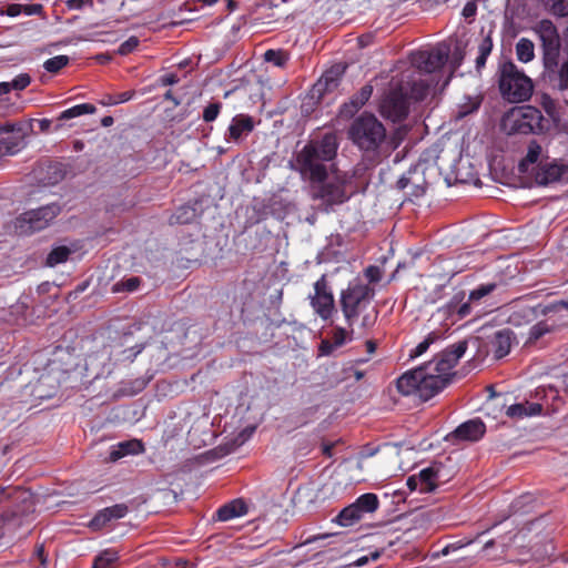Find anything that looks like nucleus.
I'll return each mask as SVG.
<instances>
[{
  "instance_id": "obj_1",
  "label": "nucleus",
  "mask_w": 568,
  "mask_h": 568,
  "mask_svg": "<svg viewBox=\"0 0 568 568\" xmlns=\"http://www.w3.org/2000/svg\"><path fill=\"white\" fill-rule=\"evenodd\" d=\"M466 349L467 342L460 341L437 354L430 362L404 373L397 379L398 392L428 400L447 385L452 369Z\"/></svg>"
},
{
  "instance_id": "obj_2",
  "label": "nucleus",
  "mask_w": 568,
  "mask_h": 568,
  "mask_svg": "<svg viewBox=\"0 0 568 568\" xmlns=\"http://www.w3.org/2000/svg\"><path fill=\"white\" fill-rule=\"evenodd\" d=\"M338 139L333 132L325 133L321 139L311 140L297 154L295 159V170L302 179L311 184L326 180L335 164L338 150Z\"/></svg>"
},
{
  "instance_id": "obj_3",
  "label": "nucleus",
  "mask_w": 568,
  "mask_h": 568,
  "mask_svg": "<svg viewBox=\"0 0 568 568\" xmlns=\"http://www.w3.org/2000/svg\"><path fill=\"white\" fill-rule=\"evenodd\" d=\"M496 75L499 92L506 101L519 103L530 99L532 81L513 61H500Z\"/></svg>"
},
{
  "instance_id": "obj_4",
  "label": "nucleus",
  "mask_w": 568,
  "mask_h": 568,
  "mask_svg": "<svg viewBox=\"0 0 568 568\" xmlns=\"http://www.w3.org/2000/svg\"><path fill=\"white\" fill-rule=\"evenodd\" d=\"M348 136L363 152L376 154L386 140V129L373 114H362L349 126Z\"/></svg>"
},
{
  "instance_id": "obj_5",
  "label": "nucleus",
  "mask_w": 568,
  "mask_h": 568,
  "mask_svg": "<svg viewBox=\"0 0 568 568\" xmlns=\"http://www.w3.org/2000/svg\"><path fill=\"white\" fill-rule=\"evenodd\" d=\"M332 178L312 185V197L321 200L324 211L328 212L335 205H341L349 200L353 192L347 190L353 176L347 172L335 169L331 172Z\"/></svg>"
},
{
  "instance_id": "obj_6",
  "label": "nucleus",
  "mask_w": 568,
  "mask_h": 568,
  "mask_svg": "<svg viewBox=\"0 0 568 568\" xmlns=\"http://www.w3.org/2000/svg\"><path fill=\"white\" fill-rule=\"evenodd\" d=\"M130 336L124 335L122 341L114 342L109 345H104L97 353H92L87 358V365L93 366L98 362L105 366L108 362L113 361L114 364L119 363H132L134 358L143 351L142 344L130 345Z\"/></svg>"
},
{
  "instance_id": "obj_7",
  "label": "nucleus",
  "mask_w": 568,
  "mask_h": 568,
  "mask_svg": "<svg viewBox=\"0 0 568 568\" xmlns=\"http://www.w3.org/2000/svg\"><path fill=\"white\" fill-rule=\"evenodd\" d=\"M375 290L363 283L361 278H354L346 290L341 293L342 312L351 326L358 316L361 307H365L374 297Z\"/></svg>"
},
{
  "instance_id": "obj_8",
  "label": "nucleus",
  "mask_w": 568,
  "mask_h": 568,
  "mask_svg": "<svg viewBox=\"0 0 568 568\" xmlns=\"http://www.w3.org/2000/svg\"><path fill=\"white\" fill-rule=\"evenodd\" d=\"M534 32L541 42L544 52V64L547 70L557 65V58L560 49V37L556 26L547 19L538 21L532 27Z\"/></svg>"
},
{
  "instance_id": "obj_9",
  "label": "nucleus",
  "mask_w": 568,
  "mask_h": 568,
  "mask_svg": "<svg viewBox=\"0 0 568 568\" xmlns=\"http://www.w3.org/2000/svg\"><path fill=\"white\" fill-rule=\"evenodd\" d=\"M314 313L323 321H328L336 313L333 292L325 275L314 283V293L308 295Z\"/></svg>"
},
{
  "instance_id": "obj_10",
  "label": "nucleus",
  "mask_w": 568,
  "mask_h": 568,
  "mask_svg": "<svg viewBox=\"0 0 568 568\" xmlns=\"http://www.w3.org/2000/svg\"><path fill=\"white\" fill-rule=\"evenodd\" d=\"M60 211L61 207L57 203L27 211L17 219V226L26 233L41 231L49 225Z\"/></svg>"
},
{
  "instance_id": "obj_11",
  "label": "nucleus",
  "mask_w": 568,
  "mask_h": 568,
  "mask_svg": "<svg viewBox=\"0 0 568 568\" xmlns=\"http://www.w3.org/2000/svg\"><path fill=\"white\" fill-rule=\"evenodd\" d=\"M381 114L393 122L404 120L408 114L407 92L402 85L392 87L379 105Z\"/></svg>"
},
{
  "instance_id": "obj_12",
  "label": "nucleus",
  "mask_w": 568,
  "mask_h": 568,
  "mask_svg": "<svg viewBox=\"0 0 568 568\" xmlns=\"http://www.w3.org/2000/svg\"><path fill=\"white\" fill-rule=\"evenodd\" d=\"M449 55V49L446 45H438L430 50H420L412 53V64L420 71L434 72L443 67Z\"/></svg>"
},
{
  "instance_id": "obj_13",
  "label": "nucleus",
  "mask_w": 568,
  "mask_h": 568,
  "mask_svg": "<svg viewBox=\"0 0 568 568\" xmlns=\"http://www.w3.org/2000/svg\"><path fill=\"white\" fill-rule=\"evenodd\" d=\"M514 129L520 133H536L545 129V118L535 106H524L511 113Z\"/></svg>"
},
{
  "instance_id": "obj_14",
  "label": "nucleus",
  "mask_w": 568,
  "mask_h": 568,
  "mask_svg": "<svg viewBox=\"0 0 568 568\" xmlns=\"http://www.w3.org/2000/svg\"><path fill=\"white\" fill-rule=\"evenodd\" d=\"M0 156L13 155L24 148L26 132L20 124H6L0 126Z\"/></svg>"
},
{
  "instance_id": "obj_15",
  "label": "nucleus",
  "mask_w": 568,
  "mask_h": 568,
  "mask_svg": "<svg viewBox=\"0 0 568 568\" xmlns=\"http://www.w3.org/2000/svg\"><path fill=\"white\" fill-rule=\"evenodd\" d=\"M535 181L538 185H548L555 182L568 180V165L559 164L556 161L548 160L538 164L531 170Z\"/></svg>"
},
{
  "instance_id": "obj_16",
  "label": "nucleus",
  "mask_w": 568,
  "mask_h": 568,
  "mask_svg": "<svg viewBox=\"0 0 568 568\" xmlns=\"http://www.w3.org/2000/svg\"><path fill=\"white\" fill-rule=\"evenodd\" d=\"M486 433L485 424L476 418L460 424L455 430L446 436V440L453 445H458L463 442H477Z\"/></svg>"
},
{
  "instance_id": "obj_17",
  "label": "nucleus",
  "mask_w": 568,
  "mask_h": 568,
  "mask_svg": "<svg viewBox=\"0 0 568 568\" xmlns=\"http://www.w3.org/2000/svg\"><path fill=\"white\" fill-rule=\"evenodd\" d=\"M128 513L129 507L125 504H116L111 507H106L95 514L91 519L89 527L93 530H100L111 520L125 517Z\"/></svg>"
},
{
  "instance_id": "obj_18",
  "label": "nucleus",
  "mask_w": 568,
  "mask_h": 568,
  "mask_svg": "<svg viewBox=\"0 0 568 568\" xmlns=\"http://www.w3.org/2000/svg\"><path fill=\"white\" fill-rule=\"evenodd\" d=\"M549 312L546 310V304H538L535 306L524 305L516 307L509 316V323L513 325H523L537 320L539 316H546Z\"/></svg>"
},
{
  "instance_id": "obj_19",
  "label": "nucleus",
  "mask_w": 568,
  "mask_h": 568,
  "mask_svg": "<svg viewBox=\"0 0 568 568\" xmlns=\"http://www.w3.org/2000/svg\"><path fill=\"white\" fill-rule=\"evenodd\" d=\"M144 452V445L139 439H130L113 445L110 449L109 460L116 462L129 455H139Z\"/></svg>"
},
{
  "instance_id": "obj_20",
  "label": "nucleus",
  "mask_w": 568,
  "mask_h": 568,
  "mask_svg": "<svg viewBox=\"0 0 568 568\" xmlns=\"http://www.w3.org/2000/svg\"><path fill=\"white\" fill-rule=\"evenodd\" d=\"M254 129L253 118L246 114H237L232 119L229 126V139L239 141L248 135Z\"/></svg>"
},
{
  "instance_id": "obj_21",
  "label": "nucleus",
  "mask_w": 568,
  "mask_h": 568,
  "mask_svg": "<svg viewBox=\"0 0 568 568\" xmlns=\"http://www.w3.org/2000/svg\"><path fill=\"white\" fill-rule=\"evenodd\" d=\"M465 300V293L459 292L455 294L452 300L445 305L444 311L447 315L453 316L457 315V317L465 318L466 316L471 314L473 305L475 302H470L469 298Z\"/></svg>"
},
{
  "instance_id": "obj_22",
  "label": "nucleus",
  "mask_w": 568,
  "mask_h": 568,
  "mask_svg": "<svg viewBox=\"0 0 568 568\" xmlns=\"http://www.w3.org/2000/svg\"><path fill=\"white\" fill-rule=\"evenodd\" d=\"M548 160V156L544 152L542 146L537 141H531L528 144L526 156L519 162V171L521 173H528L530 165L541 164Z\"/></svg>"
},
{
  "instance_id": "obj_23",
  "label": "nucleus",
  "mask_w": 568,
  "mask_h": 568,
  "mask_svg": "<svg viewBox=\"0 0 568 568\" xmlns=\"http://www.w3.org/2000/svg\"><path fill=\"white\" fill-rule=\"evenodd\" d=\"M439 471L440 466L435 463L422 469L419 474L416 475L419 481L420 493L427 494L436 489L439 480Z\"/></svg>"
},
{
  "instance_id": "obj_24",
  "label": "nucleus",
  "mask_w": 568,
  "mask_h": 568,
  "mask_svg": "<svg viewBox=\"0 0 568 568\" xmlns=\"http://www.w3.org/2000/svg\"><path fill=\"white\" fill-rule=\"evenodd\" d=\"M95 111H97V108L91 103H82V104L74 105L70 109H67L58 115L53 131L57 132V131L61 130L64 121L81 116L83 114H93V113H95Z\"/></svg>"
},
{
  "instance_id": "obj_25",
  "label": "nucleus",
  "mask_w": 568,
  "mask_h": 568,
  "mask_svg": "<svg viewBox=\"0 0 568 568\" xmlns=\"http://www.w3.org/2000/svg\"><path fill=\"white\" fill-rule=\"evenodd\" d=\"M247 514V505L241 498L234 499L224 506L220 507L216 511V517L221 521H227L236 517Z\"/></svg>"
},
{
  "instance_id": "obj_26",
  "label": "nucleus",
  "mask_w": 568,
  "mask_h": 568,
  "mask_svg": "<svg viewBox=\"0 0 568 568\" xmlns=\"http://www.w3.org/2000/svg\"><path fill=\"white\" fill-rule=\"evenodd\" d=\"M513 333L505 328L495 333L491 339V348L496 358H503L511 348Z\"/></svg>"
},
{
  "instance_id": "obj_27",
  "label": "nucleus",
  "mask_w": 568,
  "mask_h": 568,
  "mask_svg": "<svg viewBox=\"0 0 568 568\" xmlns=\"http://www.w3.org/2000/svg\"><path fill=\"white\" fill-rule=\"evenodd\" d=\"M541 410L542 406L540 404L526 400L507 407L506 415L513 419H521L524 417L539 415Z\"/></svg>"
},
{
  "instance_id": "obj_28",
  "label": "nucleus",
  "mask_w": 568,
  "mask_h": 568,
  "mask_svg": "<svg viewBox=\"0 0 568 568\" xmlns=\"http://www.w3.org/2000/svg\"><path fill=\"white\" fill-rule=\"evenodd\" d=\"M343 71L344 69L339 65H335L327 70L315 84L314 91L318 93L333 91L337 87L338 79Z\"/></svg>"
},
{
  "instance_id": "obj_29",
  "label": "nucleus",
  "mask_w": 568,
  "mask_h": 568,
  "mask_svg": "<svg viewBox=\"0 0 568 568\" xmlns=\"http://www.w3.org/2000/svg\"><path fill=\"white\" fill-rule=\"evenodd\" d=\"M373 87L369 84L364 85L359 92L354 95L349 102V104H344L342 108V114L344 115H353L357 110H359L372 97Z\"/></svg>"
},
{
  "instance_id": "obj_30",
  "label": "nucleus",
  "mask_w": 568,
  "mask_h": 568,
  "mask_svg": "<svg viewBox=\"0 0 568 568\" xmlns=\"http://www.w3.org/2000/svg\"><path fill=\"white\" fill-rule=\"evenodd\" d=\"M362 518L363 515L361 514V510H358L354 504H351L339 511L334 521L339 526L348 527L358 523Z\"/></svg>"
},
{
  "instance_id": "obj_31",
  "label": "nucleus",
  "mask_w": 568,
  "mask_h": 568,
  "mask_svg": "<svg viewBox=\"0 0 568 568\" xmlns=\"http://www.w3.org/2000/svg\"><path fill=\"white\" fill-rule=\"evenodd\" d=\"M517 59L520 62L527 63L535 58V45L534 42L527 38L518 40L515 47Z\"/></svg>"
},
{
  "instance_id": "obj_32",
  "label": "nucleus",
  "mask_w": 568,
  "mask_h": 568,
  "mask_svg": "<svg viewBox=\"0 0 568 568\" xmlns=\"http://www.w3.org/2000/svg\"><path fill=\"white\" fill-rule=\"evenodd\" d=\"M361 514L364 516L365 514L374 513L378 508V498L375 494L367 493L359 496L355 503H353Z\"/></svg>"
},
{
  "instance_id": "obj_33",
  "label": "nucleus",
  "mask_w": 568,
  "mask_h": 568,
  "mask_svg": "<svg viewBox=\"0 0 568 568\" xmlns=\"http://www.w3.org/2000/svg\"><path fill=\"white\" fill-rule=\"evenodd\" d=\"M493 50V39L490 37V33L485 36L479 45H478V55L476 58V69L477 71H480L487 61L488 55L491 53Z\"/></svg>"
},
{
  "instance_id": "obj_34",
  "label": "nucleus",
  "mask_w": 568,
  "mask_h": 568,
  "mask_svg": "<svg viewBox=\"0 0 568 568\" xmlns=\"http://www.w3.org/2000/svg\"><path fill=\"white\" fill-rule=\"evenodd\" d=\"M195 217V210L191 206H180L169 219L171 225L189 224Z\"/></svg>"
},
{
  "instance_id": "obj_35",
  "label": "nucleus",
  "mask_w": 568,
  "mask_h": 568,
  "mask_svg": "<svg viewBox=\"0 0 568 568\" xmlns=\"http://www.w3.org/2000/svg\"><path fill=\"white\" fill-rule=\"evenodd\" d=\"M554 85L568 103V61L559 67Z\"/></svg>"
},
{
  "instance_id": "obj_36",
  "label": "nucleus",
  "mask_w": 568,
  "mask_h": 568,
  "mask_svg": "<svg viewBox=\"0 0 568 568\" xmlns=\"http://www.w3.org/2000/svg\"><path fill=\"white\" fill-rule=\"evenodd\" d=\"M70 253L71 251L67 246H58L53 248L47 257V265L55 266L60 263L65 262Z\"/></svg>"
},
{
  "instance_id": "obj_37",
  "label": "nucleus",
  "mask_w": 568,
  "mask_h": 568,
  "mask_svg": "<svg viewBox=\"0 0 568 568\" xmlns=\"http://www.w3.org/2000/svg\"><path fill=\"white\" fill-rule=\"evenodd\" d=\"M429 93V84L424 80L414 81L410 85L409 98L423 101Z\"/></svg>"
},
{
  "instance_id": "obj_38",
  "label": "nucleus",
  "mask_w": 568,
  "mask_h": 568,
  "mask_svg": "<svg viewBox=\"0 0 568 568\" xmlns=\"http://www.w3.org/2000/svg\"><path fill=\"white\" fill-rule=\"evenodd\" d=\"M47 181L49 184H57L65 176V169L61 163H50L47 168Z\"/></svg>"
},
{
  "instance_id": "obj_39",
  "label": "nucleus",
  "mask_w": 568,
  "mask_h": 568,
  "mask_svg": "<svg viewBox=\"0 0 568 568\" xmlns=\"http://www.w3.org/2000/svg\"><path fill=\"white\" fill-rule=\"evenodd\" d=\"M264 60L275 67H284L288 61V54L284 50L270 49L264 53Z\"/></svg>"
},
{
  "instance_id": "obj_40",
  "label": "nucleus",
  "mask_w": 568,
  "mask_h": 568,
  "mask_svg": "<svg viewBox=\"0 0 568 568\" xmlns=\"http://www.w3.org/2000/svg\"><path fill=\"white\" fill-rule=\"evenodd\" d=\"M69 61H70V59L68 55H57V57L48 59L43 63V68L50 73H57L61 69H63L65 65H68Z\"/></svg>"
},
{
  "instance_id": "obj_41",
  "label": "nucleus",
  "mask_w": 568,
  "mask_h": 568,
  "mask_svg": "<svg viewBox=\"0 0 568 568\" xmlns=\"http://www.w3.org/2000/svg\"><path fill=\"white\" fill-rule=\"evenodd\" d=\"M497 285L495 283H486V284H480L479 286H477L475 290H473L470 293H469V301L470 302H479L483 297L489 295L490 293H493L495 290H496Z\"/></svg>"
},
{
  "instance_id": "obj_42",
  "label": "nucleus",
  "mask_w": 568,
  "mask_h": 568,
  "mask_svg": "<svg viewBox=\"0 0 568 568\" xmlns=\"http://www.w3.org/2000/svg\"><path fill=\"white\" fill-rule=\"evenodd\" d=\"M554 325H549L545 321H540L535 324L529 332V341H537L542 337L545 334L551 332Z\"/></svg>"
},
{
  "instance_id": "obj_43",
  "label": "nucleus",
  "mask_w": 568,
  "mask_h": 568,
  "mask_svg": "<svg viewBox=\"0 0 568 568\" xmlns=\"http://www.w3.org/2000/svg\"><path fill=\"white\" fill-rule=\"evenodd\" d=\"M31 82V78L28 73H20L12 81H9L10 91H22L24 90Z\"/></svg>"
},
{
  "instance_id": "obj_44",
  "label": "nucleus",
  "mask_w": 568,
  "mask_h": 568,
  "mask_svg": "<svg viewBox=\"0 0 568 568\" xmlns=\"http://www.w3.org/2000/svg\"><path fill=\"white\" fill-rule=\"evenodd\" d=\"M141 284V280L139 277H130L126 280H123L114 285V291H126V292H133L135 291Z\"/></svg>"
},
{
  "instance_id": "obj_45",
  "label": "nucleus",
  "mask_w": 568,
  "mask_h": 568,
  "mask_svg": "<svg viewBox=\"0 0 568 568\" xmlns=\"http://www.w3.org/2000/svg\"><path fill=\"white\" fill-rule=\"evenodd\" d=\"M222 109L221 102H213L210 103L204 110H203V120L205 122H213L217 115L220 114V111Z\"/></svg>"
},
{
  "instance_id": "obj_46",
  "label": "nucleus",
  "mask_w": 568,
  "mask_h": 568,
  "mask_svg": "<svg viewBox=\"0 0 568 568\" xmlns=\"http://www.w3.org/2000/svg\"><path fill=\"white\" fill-rule=\"evenodd\" d=\"M333 344L337 348L342 345H344L346 342L351 341V336L348 335V332L342 327H336L333 331L332 335Z\"/></svg>"
},
{
  "instance_id": "obj_47",
  "label": "nucleus",
  "mask_w": 568,
  "mask_h": 568,
  "mask_svg": "<svg viewBox=\"0 0 568 568\" xmlns=\"http://www.w3.org/2000/svg\"><path fill=\"white\" fill-rule=\"evenodd\" d=\"M139 43L140 41L136 37H130L128 40L120 44L118 52L121 55H126L134 51L138 48Z\"/></svg>"
},
{
  "instance_id": "obj_48",
  "label": "nucleus",
  "mask_w": 568,
  "mask_h": 568,
  "mask_svg": "<svg viewBox=\"0 0 568 568\" xmlns=\"http://www.w3.org/2000/svg\"><path fill=\"white\" fill-rule=\"evenodd\" d=\"M364 275L369 283H378L383 277V271L376 265H369L365 268Z\"/></svg>"
},
{
  "instance_id": "obj_49",
  "label": "nucleus",
  "mask_w": 568,
  "mask_h": 568,
  "mask_svg": "<svg viewBox=\"0 0 568 568\" xmlns=\"http://www.w3.org/2000/svg\"><path fill=\"white\" fill-rule=\"evenodd\" d=\"M554 14L559 17L568 16V0H550Z\"/></svg>"
},
{
  "instance_id": "obj_50",
  "label": "nucleus",
  "mask_w": 568,
  "mask_h": 568,
  "mask_svg": "<svg viewBox=\"0 0 568 568\" xmlns=\"http://www.w3.org/2000/svg\"><path fill=\"white\" fill-rule=\"evenodd\" d=\"M384 549H381V550H375L373 552H371L369 556H362L359 557L357 560H355L353 564H349L348 566L349 567H363L365 565H367L369 562V560H377L381 558L382 554H383Z\"/></svg>"
},
{
  "instance_id": "obj_51",
  "label": "nucleus",
  "mask_w": 568,
  "mask_h": 568,
  "mask_svg": "<svg viewBox=\"0 0 568 568\" xmlns=\"http://www.w3.org/2000/svg\"><path fill=\"white\" fill-rule=\"evenodd\" d=\"M116 559H118V554L115 551H111V550H105L100 556H98L95 558L97 561H99L103 565H109V566H112L113 562L116 561Z\"/></svg>"
},
{
  "instance_id": "obj_52",
  "label": "nucleus",
  "mask_w": 568,
  "mask_h": 568,
  "mask_svg": "<svg viewBox=\"0 0 568 568\" xmlns=\"http://www.w3.org/2000/svg\"><path fill=\"white\" fill-rule=\"evenodd\" d=\"M546 310L549 312V314L559 313L562 310H568V298L546 304Z\"/></svg>"
},
{
  "instance_id": "obj_53",
  "label": "nucleus",
  "mask_w": 568,
  "mask_h": 568,
  "mask_svg": "<svg viewBox=\"0 0 568 568\" xmlns=\"http://www.w3.org/2000/svg\"><path fill=\"white\" fill-rule=\"evenodd\" d=\"M43 11L42 4L32 3V4H22V13L26 16H40Z\"/></svg>"
},
{
  "instance_id": "obj_54",
  "label": "nucleus",
  "mask_w": 568,
  "mask_h": 568,
  "mask_svg": "<svg viewBox=\"0 0 568 568\" xmlns=\"http://www.w3.org/2000/svg\"><path fill=\"white\" fill-rule=\"evenodd\" d=\"M429 346H430V344L426 339H424L414 349L410 351L409 356L412 358L418 357V356L423 355L425 352H427Z\"/></svg>"
},
{
  "instance_id": "obj_55",
  "label": "nucleus",
  "mask_w": 568,
  "mask_h": 568,
  "mask_svg": "<svg viewBox=\"0 0 568 568\" xmlns=\"http://www.w3.org/2000/svg\"><path fill=\"white\" fill-rule=\"evenodd\" d=\"M477 6L475 2H467L463 8V16L466 19L473 18L476 14Z\"/></svg>"
},
{
  "instance_id": "obj_56",
  "label": "nucleus",
  "mask_w": 568,
  "mask_h": 568,
  "mask_svg": "<svg viewBox=\"0 0 568 568\" xmlns=\"http://www.w3.org/2000/svg\"><path fill=\"white\" fill-rule=\"evenodd\" d=\"M34 556L40 561V567L38 568H47V557L44 556L43 545L37 547Z\"/></svg>"
},
{
  "instance_id": "obj_57",
  "label": "nucleus",
  "mask_w": 568,
  "mask_h": 568,
  "mask_svg": "<svg viewBox=\"0 0 568 568\" xmlns=\"http://www.w3.org/2000/svg\"><path fill=\"white\" fill-rule=\"evenodd\" d=\"M6 13L9 17H18L19 14L22 13V4H19V3L9 4L6 9Z\"/></svg>"
},
{
  "instance_id": "obj_58",
  "label": "nucleus",
  "mask_w": 568,
  "mask_h": 568,
  "mask_svg": "<svg viewBox=\"0 0 568 568\" xmlns=\"http://www.w3.org/2000/svg\"><path fill=\"white\" fill-rule=\"evenodd\" d=\"M133 95H134L133 91H125V92L114 94L115 103L120 104V103L130 101L133 98Z\"/></svg>"
},
{
  "instance_id": "obj_59",
  "label": "nucleus",
  "mask_w": 568,
  "mask_h": 568,
  "mask_svg": "<svg viewBox=\"0 0 568 568\" xmlns=\"http://www.w3.org/2000/svg\"><path fill=\"white\" fill-rule=\"evenodd\" d=\"M548 392L552 395V398L556 399L558 397V394H557V390L552 387H549V388H546V387H540L536 390V397L538 398H541V397H546Z\"/></svg>"
},
{
  "instance_id": "obj_60",
  "label": "nucleus",
  "mask_w": 568,
  "mask_h": 568,
  "mask_svg": "<svg viewBox=\"0 0 568 568\" xmlns=\"http://www.w3.org/2000/svg\"><path fill=\"white\" fill-rule=\"evenodd\" d=\"M54 124L52 120L49 119H42L39 121V128L41 132H49L53 131Z\"/></svg>"
},
{
  "instance_id": "obj_61",
  "label": "nucleus",
  "mask_w": 568,
  "mask_h": 568,
  "mask_svg": "<svg viewBox=\"0 0 568 568\" xmlns=\"http://www.w3.org/2000/svg\"><path fill=\"white\" fill-rule=\"evenodd\" d=\"M406 485L412 491L418 490L420 493V486L416 475L408 477Z\"/></svg>"
},
{
  "instance_id": "obj_62",
  "label": "nucleus",
  "mask_w": 568,
  "mask_h": 568,
  "mask_svg": "<svg viewBox=\"0 0 568 568\" xmlns=\"http://www.w3.org/2000/svg\"><path fill=\"white\" fill-rule=\"evenodd\" d=\"M334 348H336L334 344L328 341H323L320 345V352L322 355H329Z\"/></svg>"
},
{
  "instance_id": "obj_63",
  "label": "nucleus",
  "mask_w": 568,
  "mask_h": 568,
  "mask_svg": "<svg viewBox=\"0 0 568 568\" xmlns=\"http://www.w3.org/2000/svg\"><path fill=\"white\" fill-rule=\"evenodd\" d=\"M178 82H179V78L173 73L165 74L161 78V83L163 85H173Z\"/></svg>"
},
{
  "instance_id": "obj_64",
  "label": "nucleus",
  "mask_w": 568,
  "mask_h": 568,
  "mask_svg": "<svg viewBox=\"0 0 568 568\" xmlns=\"http://www.w3.org/2000/svg\"><path fill=\"white\" fill-rule=\"evenodd\" d=\"M443 337V334L437 331H433L428 333V335L425 337V339L432 345L433 343L439 341Z\"/></svg>"
}]
</instances>
